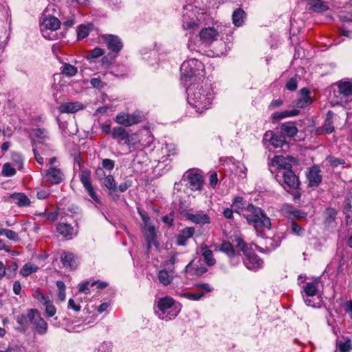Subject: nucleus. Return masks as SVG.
<instances>
[{
    "label": "nucleus",
    "mask_w": 352,
    "mask_h": 352,
    "mask_svg": "<svg viewBox=\"0 0 352 352\" xmlns=\"http://www.w3.org/2000/svg\"><path fill=\"white\" fill-rule=\"evenodd\" d=\"M263 143L267 147L268 145L272 146L274 148H281L284 144H287L285 138L280 135L276 134L272 130L267 131L263 138Z\"/></svg>",
    "instance_id": "9b49d317"
},
{
    "label": "nucleus",
    "mask_w": 352,
    "mask_h": 352,
    "mask_svg": "<svg viewBox=\"0 0 352 352\" xmlns=\"http://www.w3.org/2000/svg\"><path fill=\"white\" fill-rule=\"evenodd\" d=\"M180 311V303L170 296H165L158 299L155 313L160 319L168 321L175 318Z\"/></svg>",
    "instance_id": "7ed1b4c3"
},
{
    "label": "nucleus",
    "mask_w": 352,
    "mask_h": 352,
    "mask_svg": "<svg viewBox=\"0 0 352 352\" xmlns=\"http://www.w3.org/2000/svg\"><path fill=\"white\" fill-rule=\"evenodd\" d=\"M300 111L298 109L286 110L282 112H276L272 115V119L281 120L287 117H293L298 116Z\"/></svg>",
    "instance_id": "f704fd0d"
},
{
    "label": "nucleus",
    "mask_w": 352,
    "mask_h": 352,
    "mask_svg": "<svg viewBox=\"0 0 352 352\" xmlns=\"http://www.w3.org/2000/svg\"><path fill=\"white\" fill-rule=\"evenodd\" d=\"M188 184L186 188V193L188 195L195 197L196 196H205L206 197H211L210 194H208L204 188V179L201 175L195 172L189 171L187 173Z\"/></svg>",
    "instance_id": "39448f33"
},
{
    "label": "nucleus",
    "mask_w": 352,
    "mask_h": 352,
    "mask_svg": "<svg viewBox=\"0 0 352 352\" xmlns=\"http://www.w3.org/2000/svg\"><path fill=\"white\" fill-rule=\"evenodd\" d=\"M101 167L104 170L111 171L115 167V162L111 159H103L101 163Z\"/></svg>",
    "instance_id": "13d9d810"
},
{
    "label": "nucleus",
    "mask_w": 352,
    "mask_h": 352,
    "mask_svg": "<svg viewBox=\"0 0 352 352\" xmlns=\"http://www.w3.org/2000/svg\"><path fill=\"white\" fill-rule=\"evenodd\" d=\"M185 272L186 274H191V275L201 276L207 272V269L205 267H194L192 261H191L186 266Z\"/></svg>",
    "instance_id": "72a5a7b5"
},
{
    "label": "nucleus",
    "mask_w": 352,
    "mask_h": 352,
    "mask_svg": "<svg viewBox=\"0 0 352 352\" xmlns=\"http://www.w3.org/2000/svg\"><path fill=\"white\" fill-rule=\"evenodd\" d=\"M294 208L290 205L285 204L281 207L280 212L281 213L288 218H291L293 215Z\"/></svg>",
    "instance_id": "4d7b16f0"
},
{
    "label": "nucleus",
    "mask_w": 352,
    "mask_h": 352,
    "mask_svg": "<svg viewBox=\"0 0 352 352\" xmlns=\"http://www.w3.org/2000/svg\"><path fill=\"white\" fill-rule=\"evenodd\" d=\"M219 32L213 27L203 28L199 32L200 40L203 43L209 44L216 41Z\"/></svg>",
    "instance_id": "a211bd4d"
},
{
    "label": "nucleus",
    "mask_w": 352,
    "mask_h": 352,
    "mask_svg": "<svg viewBox=\"0 0 352 352\" xmlns=\"http://www.w3.org/2000/svg\"><path fill=\"white\" fill-rule=\"evenodd\" d=\"M34 297L42 305H44L50 299L49 296L43 294L38 290L35 291Z\"/></svg>",
    "instance_id": "052dcab7"
},
{
    "label": "nucleus",
    "mask_w": 352,
    "mask_h": 352,
    "mask_svg": "<svg viewBox=\"0 0 352 352\" xmlns=\"http://www.w3.org/2000/svg\"><path fill=\"white\" fill-rule=\"evenodd\" d=\"M104 54V50L99 48V47H96L94 50H92L88 52V54L86 56V58L87 60H91L94 58H98V57L102 56Z\"/></svg>",
    "instance_id": "864d4df0"
},
{
    "label": "nucleus",
    "mask_w": 352,
    "mask_h": 352,
    "mask_svg": "<svg viewBox=\"0 0 352 352\" xmlns=\"http://www.w3.org/2000/svg\"><path fill=\"white\" fill-rule=\"evenodd\" d=\"M234 202L232 204V208L234 212L237 213H241L243 215L246 214L245 212H248V206L245 207V204L243 202V199H234Z\"/></svg>",
    "instance_id": "a19ab883"
},
{
    "label": "nucleus",
    "mask_w": 352,
    "mask_h": 352,
    "mask_svg": "<svg viewBox=\"0 0 352 352\" xmlns=\"http://www.w3.org/2000/svg\"><path fill=\"white\" fill-rule=\"evenodd\" d=\"M94 176L96 179L102 182L107 175H106L104 169L101 166H98L95 170Z\"/></svg>",
    "instance_id": "bf43d9fd"
},
{
    "label": "nucleus",
    "mask_w": 352,
    "mask_h": 352,
    "mask_svg": "<svg viewBox=\"0 0 352 352\" xmlns=\"http://www.w3.org/2000/svg\"><path fill=\"white\" fill-rule=\"evenodd\" d=\"M33 331L39 335H45L47 332L48 324L46 321L40 316L37 311L36 315H34L32 320Z\"/></svg>",
    "instance_id": "dca6fc26"
},
{
    "label": "nucleus",
    "mask_w": 352,
    "mask_h": 352,
    "mask_svg": "<svg viewBox=\"0 0 352 352\" xmlns=\"http://www.w3.org/2000/svg\"><path fill=\"white\" fill-rule=\"evenodd\" d=\"M302 96L298 99L296 106L298 108H305L312 102V100L309 96V90L307 88H302L300 90Z\"/></svg>",
    "instance_id": "c85d7f7f"
},
{
    "label": "nucleus",
    "mask_w": 352,
    "mask_h": 352,
    "mask_svg": "<svg viewBox=\"0 0 352 352\" xmlns=\"http://www.w3.org/2000/svg\"><path fill=\"white\" fill-rule=\"evenodd\" d=\"M15 168L12 167L9 163H6L2 168V174L6 177H11L15 175Z\"/></svg>",
    "instance_id": "6e6d98bb"
},
{
    "label": "nucleus",
    "mask_w": 352,
    "mask_h": 352,
    "mask_svg": "<svg viewBox=\"0 0 352 352\" xmlns=\"http://www.w3.org/2000/svg\"><path fill=\"white\" fill-rule=\"evenodd\" d=\"M188 102L201 113L210 107L213 100V93L210 87H203L201 85H191L187 89Z\"/></svg>",
    "instance_id": "f257e3e1"
},
{
    "label": "nucleus",
    "mask_w": 352,
    "mask_h": 352,
    "mask_svg": "<svg viewBox=\"0 0 352 352\" xmlns=\"http://www.w3.org/2000/svg\"><path fill=\"white\" fill-rule=\"evenodd\" d=\"M286 88L289 91H295L297 89V80L294 78H290L285 85Z\"/></svg>",
    "instance_id": "338daca9"
},
{
    "label": "nucleus",
    "mask_w": 352,
    "mask_h": 352,
    "mask_svg": "<svg viewBox=\"0 0 352 352\" xmlns=\"http://www.w3.org/2000/svg\"><path fill=\"white\" fill-rule=\"evenodd\" d=\"M68 309L74 310L75 312L80 311L81 307L79 303L76 302L72 298L69 299L68 301Z\"/></svg>",
    "instance_id": "69168bd1"
},
{
    "label": "nucleus",
    "mask_w": 352,
    "mask_h": 352,
    "mask_svg": "<svg viewBox=\"0 0 352 352\" xmlns=\"http://www.w3.org/2000/svg\"><path fill=\"white\" fill-rule=\"evenodd\" d=\"M47 11H45V14H43V19L41 23V32L43 36L45 38H50V36L47 34H45L47 30L51 31H55L60 28V20L50 14H46Z\"/></svg>",
    "instance_id": "f8f14e48"
},
{
    "label": "nucleus",
    "mask_w": 352,
    "mask_h": 352,
    "mask_svg": "<svg viewBox=\"0 0 352 352\" xmlns=\"http://www.w3.org/2000/svg\"><path fill=\"white\" fill-rule=\"evenodd\" d=\"M43 305L45 306V312L47 317H52L56 314V309L50 299Z\"/></svg>",
    "instance_id": "de8ad7c7"
},
{
    "label": "nucleus",
    "mask_w": 352,
    "mask_h": 352,
    "mask_svg": "<svg viewBox=\"0 0 352 352\" xmlns=\"http://www.w3.org/2000/svg\"><path fill=\"white\" fill-rule=\"evenodd\" d=\"M201 251L204 262L208 266H213L216 263V260L214 258L212 251L208 249L206 245L201 246Z\"/></svg>",
    "instance_id": "7c9ffc66"
},
{
    "label": "nucleus",
    "mask_w": 352,
    "mask_h": 352,
    "mask_svg": "<svg viewBox=\"0 0 352 352\" xmlns=\"http://www.w3.org/2000/svg\"><path fill=\"white\" fill-rule=\"evenodd\" d=\"M60 261L67 269L74 270L77 267L75 256L72 252H63L60 256Z\"/></svg>",
    "instance_id": "393cba45"
},
{
    "label": "nucleus",
    "mask_w": 352,
    "mask_h": 352,
    "mask_svg": "<svg viewBox=\"0 0 352 352\" xmlns=\"http://www.w3.org/2000/svg\"><path fill=\"white\" fill-rule=\"evenodd\" d=\"M298 131V128L294 122H285L280 125V132L285 138L294 137Z\"/></svg>",
    "instance_id": "5701e85b"
},
{
    "label": "nucleus",
    "mask_w": 352,
    "mask_h": 352,
    "mask_svg": "<svg viewBox=\"0 0 352 352\" xmlns=\"http://www.w3.org/2000/svg\"><path fill=\"white\" fill-rule=\"evenodd\" d=\"M246 13L241 8H236L232 13V23L235 26L240 27L244 23V19H245Z\"/></svg>",
    "instance_id": "c756f323"
},
{
    "label": "nucleus",
    "mask_w": 352,
    "mask_h": 352,
    "mask_svg": "<svg viewBox=\"0 0 352 352\" xmlns=\"http://www.w3.org/2000/svg\"><path fill=\"white\" fill-rule=\"evenodd\" d=\"M337 210L334 208H327L324 212V224L327 227H332L334 223L336 216Z\"/></svg>",
    "instance_id": "2f4dec72"
},
{
    "label": "nucleus",
    "mask_w": 352,
    "mask_h": 352,
    "mask_svg": "<svg viewBox=\"0 0 352 352\" xmlns=\"http://www.w3.org/2000/svg\"><path fill=\"white\" fill-rule=\"evenodd\" d=\"M195 228L192 227L185 228L176 236V243L179 245H186L188 240L192 237Z\"/></svg>",
    "instance_id": "b1692460"
},
{
    "label": "nucleus",
    "mask_w": 352,
    "mask_h": 352,
    "mask_svg": "<svg viewBox=\"0 0 352 352\" xmlns=\"http://www.w3.org/2000/svg\"><path fill=\"white\" fill-rule=\"evenodd\" d=\"M308 186L309 187H317L322 182L321 170L318 166H313L309 168L307 173Z\"/></svg>",
    "instance_id": "2eb2a0df"
},
{
    "label": "nucleus",
    "mask_w": 352,
    "mask_h": 352,
    "mask_svg": "<svg viewBox=\"0 0 352 352\" xmlns=\"http://www.w3.org/2000/svg\"><path fill=\"white\" fill-rule=\"evenodd\" d=\"M12 160L19 170H21L23 166V158L22 155L16 152L12 153Z\"/></svg>",
    "instance_id": "5fc2aeb1"
},
{
    "label": "nucleus",
    "mask_w": 352,
    "mask_h": 352,
    "mask_svg": "<svg viewBox=\"0 0 352 352\" xmlns=\"http://www.w3.org/2000/svg\"><path fill=\"white\" fill-rule=\"evenodd\" d=\"M92 27L91 24L85 25H80L77 30L78 34V39L82 40L85 38H86L89 33V31L91 30Z\"/></svg>",
    "instance_id": "37998d69"
},
{
    "label": "nucleus",
    "mask_w": 352,
    "mask_h": 352,
    "mask_svg": "<svg viewBox=\"0 0 352 352\" xmlns=\"http://www.w3.org/2000/svg\"><path fill=\"white\" fill-rule=\"evenodd\" d=\"M204 68V65L196 58H191L183 62L180 67L182 76L186 80L199 74Z\"/></svg>",
    "instance_id": "6e6552de"
},
{
    "label": "nucleus",
    "mask_w": 352,
    "mask_h": 352,
    "mask_svg": "<svg viewBox=\"0 0 352 352\" xmlns=\"http://www.w3.org/2000/svg\"><path fill=\"white\" fill-rule=\"evenodd\" d=\"M102 185L109 190V195L118 196L116 182L113 175H108L102 180Z\"/></svg>",
    "instance_id": "bb28decb"
},
{
    "label": "nucleus",
    "mask_w": 352,
    "mask_h": 352,
    "mask_svg": "<svg viewBox=\"0 0 352 352\" xmlns=\"http://www.w3.org/2000/svg\"><path fill=\"white\" fill-rule=\"evenodd\" d=\"M104 41L109 50L118 53L123 47L122 40L116 35L109 34L104 37Z\"/></svg>",
    "instance_id": "f3484780"
},
{
    "label": "nucleus",
    "mask_w": 352,
    "mask_h": 352,
    "mask_svg": "<svg viewBox=\"0 0 352 352\" xmlns=\"http://www.w3.org/2000/svg\"><path fill=\"white\" fill-rule=\"evenodd\" d=\"M236 241L237 247L243 252L245 256L243 263L245 267L250 270L254 271L262 268L263 265V260L252 251L249 245L239 237L236 239Z\"/></svg>",
    "instance_id": "20e7f679"
},
{
    "label": "nucleus",
    "mask_w": 352,
    "mask_h": 352,
    "mask_svg": "<svg viewBox=\"0 0 352 352\" xmlns=\"http://www.w3.org/2000/svg\"><path fill=\"white\" fill-rule=\"evenodd\" d=\"M112 138L120 141H124V143L129 144V133L122 126H116L113 128L111 131Z\"/></svg>",
    "instance_id": "a878e982"
},
{
    "label": "nucleus",
    "mask_w": 352,
    "mask_h": 352,
    "mask_svg": "<svg viewBox=\"0 0 352 352\" xmlns=\"http://www.w3.org/2000/svg\"><path fill=\"white\" fill-rule=\"evenodd\" d=\"M129 113L122 112L118 113L116 117V122L125 126H129Z\"/></svg>",
    "instance_id": "49530a36"
},
{
    "label": "nucleus",
    "mask_w": 352,
    "mask_h": 352,
    "mask_svg": "<svg viewBox=\"0 0 352 352\" xmlns=\"http://www.w3.org/2000/svg\"><path fill=\"white\" fill-rule=\"evenodd\" d=\"M275 178L287 190H288L287 189H296L300 185L298 177L294 174L292 169L287 170H280L277 172Z\"/></svg>",
    "instance_id": "0eeeda50"
},
{
    "label": "nucleus",
    "mask_w": 352,
    "mask_h": 352,
    "mask_svg": "<svg viewBox=\"0 0 352 352\" xmlns=\"http://www.w3.org/2000/svg\"><path fill=\"white\" fill-rule=\"evenodd\" d=\"M78 69L75 66L69 63H64L61 67V73L68 77H72L77 74Z\"/></svg>",
    "instance_id": "ea45409f"
},
{
    "label": "nucleus",
    "mask_w": 352,
    "mask_h": 352,
    "mask_svg": "<svg viewBox=\"0 0 352 352\" xmlns=\"http://www.w3.org/2000/svg\"><path fill=\"white\" fill-rule=\"evenodd\" d=\"M138 212L142 217L143 221V228L142 232L146 238V241L147 242V250L149 251L151 248V246L153 245L156 247L158 246V243L155 240L156 238V232L154 226L152 225L150 217L145 213L138 208Z\"/></svg>",
    "instance_id": "423d86ee"
},
{
    "label": "nucleus",
    "mask_w": 352,
    "mask_h": 352,
    "mask_svg": "<svg viewBox=\"0 0 352 352\" xmlns=\"http://www.w3.org/2000/svg\"><path fill=\"white\" fill-rule=\"evenodd\" d=\"M344 341L336 340V347L340 352H348L352 349V342L348 338H344Z\"/></svg>",
    "instance_id": "e433bc0d"
},
{
    "label": "nucleus",
    "mask_w": 352,
    "mask_h": 352,
    "mask_svg": "<svg viewBox=\"0 0 352 352\" xmlns=\"http://www.w3.org/2000/svg\"><path fill=\"white\" fill-rule=\"evenodd\" d=\"M38 266L32 263H25L20 270V274L23 277H27L32 273H35L38 270Z\"/></svg>",
    "instance_id": "473e14b6"
},
{
    "label": "nucleus",
    "mask_w": 352,
    "mask_h": 352,
    "mask_svg": "<svg viewBox=\"0 0 352 352\" xmlns=\"http://www.w3.org/2000/svg\"><path fill=\"white\" fill-rule=\"evenodd\" d=\"M248 213L244 214L248 223L252 226L258 235L262 236L261 232L271 228L270 219L265 212L260 208L252 204H248Z\"/></svg>",
    "instance_id": "f03ea898"
},
{
    "label": "nucleus",
    "mask_w": 352,
    "mask_h": 352,
    "mask_svg": "<svg viewBox=\"0 0 352 352\" xmlns=\"http://www.w3.org/2000/svg\"><path fill=\"white\" fill-rule=\"evenodd\" d=\"M204 292H185L181 294V296L184 297L188 300L197 301L199 300L204 296Z\"/></svg>",
    "instance_id": "8fccbe9b"
},
{
    "label": "nucleus",
    "mask_w": 352,
    "mask_h": 352,
    "mask_svg": "<svg viewBox=\"0 0 352 352\" xmlns=\"http://www.w3.org/2000/svg\"><path fill=\"white\" fill-rule=\"evenodd\" d=\"M271 166L276 167L278 169V172L280 170H287L292 168V164L289 162V160L283 155L274 156L271 162Z\"/></svg>",
    "instance_id": "4be33fe9"
},
{
    "label": "nucleus",
    "mask_w": 352,
    "mask_h": 352,
    "mask_svg": "<svg viewBox=\"0 0 352 352\" xmlns=\"http://www.w3.org/2000/svg\"><path fill=\"white\" fill-rule=\"evenodd\" d=\"M129 118L130 126H131L141 122L144 119V115L142 112L137 111L131 114H129Z\"/></svg>",
    "instance_id": "a18cd8bd"
},
{
    "label": "nucleus",
    "mask_w": 352,
    "mask_h": 352,
    "mask_svg": "<svg viewBox=\"0 0 352 352\" xmlns=\"http://www.w3.org/2000/svg\"><path fill=\"white\" fill-rule=\"evenodd\" d=\"M281 243L280 236H275L274 237H267L264 239L263 245H265V250L257 245H254L256 248L262 252H270L276 248L279 247Z\"/></svg>",
    "instance_id": "6ab92c4d"
},
{
    "label": "nucleus",
    "mask_w": 352,
    "mask_h": 352,
    "mask_svg": "<svg viewBox=\"0 0 352 352\" xmlns=\"http://www.w3.org/2000/svg\"><path fill=\"white\" fill-rule=\"evenodd\" d=\"M90 281H85L78 285V291L79 292L84 293L85 294H88L90 293V289L89 288V286H91Z\"/></svg>",
    "instance_id": "e2e57ef3"
},
{
    "label": "nucleus",
    "mask_w": 352,
    "mask_h": 352,
    "mask_svg": "<svg viewBox=\"0 0 352 352\" xmlns=\"http://www.w3.org/2000/svg\"><path fill=\"white\" fill-rule=\"evenodd\" d=\"M32 135L36 138L39 142H42L48 138V132L44 128L32 129Z\"/></svg>",
    "instance_id": "4c0bfd02"
},
{
    "label": "nucleus",
    "mask_w": 352,
    "mask_h": 352,
    "mask_svg": "<svg viewBox=\"0 0 352 352\" xmlns=\"http://www.w3.org/2000/svg\"><path fill=\"white\" fill-rule=\"evenodd\" d=\"M220 250L229 257H233L235 255L234 247L229 241H223L221 245Z\"/></svg>",
    "instance_id": "c03bdc74"
},
{
    "label": "nucleus",
    "mask_w": 352,
    "mask_h": 352,
    "mask_svg": "<svg viewBox=\"0 0 352 352\" xmlns=\"http://www.w3.org/2000/svg\"><path fill=\"white\" fill-rule=\"evenodd\" d=\"M36 309H30L26 314H20L16 315L15 319L18 326L16 327V330L21 333H25L29 328L30 324L32 323L34 315H36Z\"/></svg>",
    "instance_id": "9d476101"
},
{
    "label": "nucleus",
    "mask_w": 352,
    "mask_h": 352,
    "mask_svg": "<svg viewBox=\"0 0 352 352\" xmlns=\"http://www.w3.org/2000/svg\"><path fill=\"white\" fill-rule=\"evenodd\" d=\"M291 228L292 232L298 236H301L305 232V229L298 225L295 221L292 222Z\"/></svg>",
    "instance_id": "0e129e2a"
},
{
    "label": "nucleus",
    "mask_w": 352,
    "mask_h": 352,
    "mask_svg": "<svg viewBox=\"0 0 352 352\" xmlns=\"http://www.w3.org/2000/svg\"><path fill=\"white\" fill-rule=\"evenodd\" d=\"M79 177L85 190L91 198H97L91 181V171L88 169L82 170L79 175Z\"/></svg>",
    "instance_id": "4468645a"
},
{
    "label": "nucleus",
    "mask_w": 352,
    "mask_h": 352,
    "mask_svg": "<svg viewBox=\"0 0 352 352\" xmlns=\"http://www.w3.org/2000/svg\"><path fill=\"white\" fill-rule=\"evenodd\" d=\"M326 160L332 167H337L339 165H344L346 164V162L344 159L338 158L332 155L327 156Z\"/></svg>",
    "instance_id": "3c124183"
},
{
    "label": "nucleus",
    "mask_w": 352,
    "mask_h": 352,
    "mask_svg": "<svg viewBox=\"0 0 352 352\" xmlns=\"http://www.w3.org/2000/svg\"><path fill=\"white\" fill-rule=\"evenodd\" d=\"M45 177L47 182L53 184H58L64 180L65 174L57 166H50L45 170Z\"/></svg>",
    "instance_id": "ddd939ff"
},
{
    "label": "nucleus",
    "mask_w": 352,
    "mask_h": 352,
    "mask_svg": "<svg viewBox=\"0 0 352 352\" xmlns=\"http://www.w3.org/2000/svg\"><path fill=\"white\" fill-rule=\"evenodd\" d=\"M174 271H168L165 269L161 270L158 272L157 278L160 283L164 286L170 285L173 280Z\"/></svg>",
    "instance_id": "cd10ccee"
},
{
    "label": "nucleus",
    "mask_w": 352,
    "mask_h": 352,
    "mask_svg": "<svg viewBox=\"0 0 352 352\" xmlns=\"http://www.w3.org/2000/svg\"><path fill=\"white\" fill-rule=\"evenodd\" d=\"M210 186L214 188L218 183V177L216 172H212L209 176Z\"/></svg>",
    "instance_id": "774afa93"
},
{
    "label": "nucleus",
    "mask_w": 352,
    "mask_h": 352,
    "mask_svg": "<svg viewBox=\"0 0 352 352\" xmlns=\"http://www.w3.org/2000/svg\"><path fill=\"white\" fill-rule=\"evenodd\" d=\"M339 91L344 96L352 95V83L350 82H342L338 85Z\"/></svg>",
    "instance_id": "79ce46f5"
},
{
    "label": "nucleus",
    "mask_w": 352,
    "mask_h": 352,
    "mask_svg": "<svg viewBox=\"0 0 352 352\" xmlns=\"http://www.w3.org/2000/svg\"><path fill=\"white\" fill-rule=\"evenodd\" d=\"M3 232H4L3 235L8 239L14 241L19 240V235L16 232L8 229H3Z\"/></svg>",
    "instance_id": "680f3d73"
},
{
    "label": "nucleus",
    "mask_w": 352,
    "mask_h": 352,
    "mask_svg": "<svg viewBox=\"0 0 352 352\" xmlns=\"http://www.w3.org/2000/svg\"><path fill=\"white\" fill-rule=\"evenodd\" d=\"M344 207L346 221H352V199H345Z\"/></svg>",
    "instance_id": "603ef678"
},
{
    "label": "nucleus",
    "mask_w": 352,
    "mask_h": 352,
    "mask_svg": "<svg viewBox=\"0 0 352 352\" xmlns=\"http://www.w3.org/2000/svg\"><path fill=\"white\" fill-rule=\"evenodd\" d=\"M309 10L314 12H322L329 9L326 2H309Z\"/></svg>",
    "instance_id": "58836bf2"
},
{
    "label": "nucleus",
    "mask_w": 352,
    "mask_h": 352,
    "mask_svg": "<svg viewBox=\"0 0 352 352\" xmlns=\"http://www.w3.org/2000/svg\"><path fill=\"white\" fill-rule=\"evenodd\" d=\"M84 108L80 102H68L60 105L58 110L61 113H74Z\"/></svg>",
    "instance_id": "412c9836"
},
{
    "label": "nucleus",
    "mask_w": 352,
    "mask_h": 352,
    "mask_svg": "<svg viewBox=\"0 0 352 352\" xmlns=\"http://www.w3.org/2000/svg\"><path fill=\"white\" fill-rule=\"evenodd\" d=\"M334 113L332 111H329L326 115V119L323 125V130L326 133H331L334 131L333 125V118Z\"/></svg>",
    "instance_id": "c9c22d12"
},
{
    "label": "nucleus",
    "mask_w": 352,
    "mask_h": 352,
    "mask_svg": "<svg viewBox=\"0 0 352 352\" xmlns=\"http://www.w3.org/2000/svg\"><path fill=\"white\" fill-rule=\"evenodd\" d=\"M192 220L199 224H206L210 223V217L206 214H197L192 216Z\"/></svg>",
    "instance_id": "09e8293b"
},
{
    "label": "nucleus",
    "mask_w": 352,
    "mask_h": 352,
    "mask_svg": "<svg viewBox=\"0 0 352 352\" xmlns=\"http://www.w3.org/2000/svg\"><path fill=\"white\" fill-rule=\"evenodd\" d=\"M57 232L67 239H71L77 234V232L70 224L59 223L56 226Z\"/></svg>",
    "instance_id": "aec40b11"
},
{
    "label": "nucleus",
    "mask_w": 352,
    "mask_h": 352,
    "mask_svg": "<svg viewBox=\"0 0 352 352\" xmlns=\"http://www.w3.org/2000/svg\"><path fill=\"white\" fill-rule=\"evenodd\" d=\"M321 283V279L320 277L316 278L314 281L306 283L303 286V292L305 294V298H304L305 302L307 306H311L313 307H317L316 303H315L314 299V296L317 295L318 292V285Z\"/></svg>",
    "instance_id": "1a4fd4ad"
}]
</instances>
